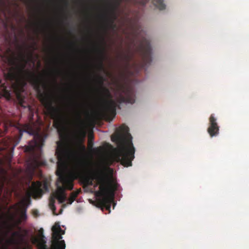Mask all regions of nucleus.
<instances>
[{"label":"nucleus","mask_w":249,"mask_h":249,"mask_svg":"<svg viewBox=\"0 0 249 249\" xmlns=\"http://www.w3.org/2000/svg\"><path fill=\"white\" fill-rule=\"evenodd\" d=\"M4 178H3L0 176V188L2 189L3 185H4Z\"/></svg>","instance_id":"obj_21"},{"label":"nucleus","mask_w":249,"mask_h":249,"mask_svg":"<svg viewBox=\"0 0 249 249\" xmlns=\"http://www.w3.org/2000/svg\"><path fill=\"white\" fill-rule=\"evenodd\" d=\"M53 232V238L55 240L53 244V249H65L66 245L64 240L58 241L62 238V234H64V231L62 230L58 224H55L52 227Z\"/></svg>","instance_id":"obj_7"},{"label":"nucleus","mask_w":249,"mask_h":249,"mask_svg":"<svg viewBox=\"0 0 249 249\" xmlns=\"http://www.w3.org/2000/svg\"><path fill=\"white\" fill-rule=\"evenodd\" d=\"M46 242L43 238L39 240V249H47V245H46Z\"/></svg>","instance_id":"obj_16"},{"label":"nucleus","mask_w":249,"mask_h":249,"mask_svg":"<svg viewBox=\"0 0 249 249\" xmlns=\"http://www.w3.org/2000/svg\"><path fill=\"white\" fill-rule=\"evenodd\" d=\"M107 29H111L112 30H115L116 29V24L115 23L107 24V25L105 26Z\"/></svg>","instance_id":"obj_17"},{"label":"nucleus","mask_w":249,"mask_h":249,"mask_svg":"<svg viewBox=\"0 0 249 249\" xmlns=\"http://www.w3.org/2000/svg\"><path fill=\"white\" fill-rule=\"evenodd\" d=\"M93 139V135L92 133L89 134V140L92 141Z\"/></svg>","instance_id":"obj_24"},{"label":"nucleus","mask_w":249,"mask_h":249,"mask_svg":"<svg viewBox=\"0 0 249 249\" xmlns=\"http://www.w3.org/2000/svg\"><path fill=\"white\" fill-rule=\"evenodd\" d=\"M30 190L35 197H39L42 196L44 192L48 191V186L46 182L42 183L37 181L32 183Z\"/></svg>","instance_id":"obj_8"},{"label":"nucleus","mask_w":249,"mask_h":249,"mask_svg":"<svg viewBox=\"0 0 249 249\" xmlns=\"http://www.w3.org/2000/svg\"><path fill=\"white\" fill-rule=\"evenodd\" d=\"M4 121V119L2 116L0 115V123L3 122Z\"/></svg>","instance_id":"obj_25"},{"label":"nucleus","mask_w":249,"mask_h":249,"mask_svg":"<svg viewBox=\"0 0 249 249\" xmlns=\"http://www.w3.org/2000/svg\"><path fill=\"white\" fill-rule=\"evenodd\" d=\"M139 16L136 14L133 18H127L126 22L131 29L132 37L129 36L127 38L130 42L127 44V52L120 55L121 59L124 61L126 69L130 66V62L133 58L135 53H138L142 60L141 68L144 69L147 65H150L151 61V48L150 42L145 37L140 38L139 32L141 27L139 23Z\"/></svg>","instance_id":"obj_3"},{"label":"nucleus","mask_w":249,"mask_h":249,"mask_svg":"<svg viewBox=\"0 0 249 249\" xmlns=\"http://www.w3.org/2000/svg\"><path fill=\"white\" fill-rule=\"evenodd\" d=\"M20 50L19 57L13 54L7 58L8 65L10 67L8 71L4 74L5 79L10 82V86H7L2 80L0 78V93L7 98L11 97V89L16 92H19L23 89L24 86L29 82L37 91L41 102L51 116L55 118L54 126L59 128L63 125V118L58 114V109L52 106V103L47 94L43 92L42 88H45L46 84L40 76H36L35 73L25 70L27 61L25 58L23 48L18 46Z\"/></svg>","instance_id":"obj_2"},{"label":"nucleus","mask_w":249,"mask_h":249,"mask_svg":"<svg viewBox=\"0 0 249 249\" xmlns=\"http://www.w3.org/2000/svg\"><path fill=\"white\" fill-rule=\"evenodd\" d=\"M37 213V211H35L34 212V214H36Z\"/></svg>","instance_id":"obj_28"},{"label":"nucleus","mask_w":249,"mask_h":249,"mask_svg":"<svg viewBox=\"0 0 249 249\" xmlns=\"http://www.w3.org/2000/svg\"><path fill=\"white\" fill-rule=\"evenodd\" d=\"M87 104L85 102L81 101L74 105V112L78 121L77 128L75 131V138L78 140L84 139L86 136L85 125L81 116L83 113L87 112Z\"/></svg>","instance_id":"obj_6"},{"label":"nucleus","mask_w":249,"mask_h":249,"mask_svg":"<svg viewBox=\"0 0 249 249\" xmlns=\"http://www.w3.org/2000/svg\"><path fill=\"white\" fill-rule=\"evenodd\" d=\"M80 191H77L72 192L70 195V197L71 198V199L75 200L78 194H79Z\"/></svg>","instance_id":"obj_18"},{"label":"nucleus","mask_w":249,"mask_h":249,"mask_svg":"<svg viewBox=\"0 0 249 249\" xmlns=\"http://www.w3.org/2000/svg\"><path fill=\"white\" fill-rule=\"evenodd\" d=\"M18 204H16L14 206V207L17 208V207L18 206Z\"/></svg>","instance_id":"obj_29"},{"label":"nucleus","mask_w":249,"mask_h":249,"mask_svg":"<svg viewBox=\"0 0 249 249\" xmlns=\"http://www.w3.org/2000/svg\"><path fill=\"white\" fill-rule=\"evenodd\" d=\"M100 18L104 22L105 26L107 25V24L115 23L114 21L116 18V16L114 14H108L107 13H104L100 16Z\"/></svg>","instance_id":"obj_11"},{"label":"nucleus","mask_w":249,"mask_h":249,"mask_svg":"<svg viewBox=\"0 0 249 249\" xmlns=\"http://www.w3.org/2000/svg\"><path fill=\"white\" fill-rule=\"evenodd\" d=\"M29 110H30V112H31V113H33V111H32V108H31V107H29Z\"/></svg>","instance_id":"obj_27"},{"label":"nucleus","mask_w":249,"mask_h":249,"mask_svg":"<svg viewBox=\"0 0 249 249\" xmlns=\"http://www.w3.org/2000/svg\"><path fill=\"white\" fill-rule=\"evenodd\" d=\"M105 81V79L102 76H98V82L101 86V88L102 89V91L103 94L107 97L111 98V95L109 89L103 87V85L104 84V82Z\"/></svg>","instance_id":"obj_12"},{"label":"nucleus","mask_w":249,"mask_h":249,"mask_svg":"<svg viewBox=\"0 0 249 249\" xmlns=\"http://www.w3.org/2000/svg\"><path fill=\"white\" fill-rule=\"evenodd\" d=\"M116 101L109 99L106 101L102 109L103 116L108 120L111 121L115 117L117 107L122 103L133 104L135 101V90L129 84H118L115 92Z\"/></svg>","instance_id":"obj_5"},{"label":"nucleus","mask_w":249,"mask_h":249,"mask_svg":"<svg viewBox=\"0 0 249 249\" xmlns=\"http://www.w3.org/2000/svg\"><path fill=\"white\" fill-rule=\"evenodd\" d=\"M219 127L216 122V119L213 114H211L209 118V127L207 131L210 136L213 137L219 134Z\"/></svg>","instance_id":"obj_10"},{"label":"nucleus","mask_w":249,"mask_h":249,"mask_svg":"<svg viewBox=\"0 0 249 249\" xmlns=\"http://www.w3.org/2000/svg\"><path fill=\"white\" fill-rule=\"evenodd\" d=\"M108 169H109V170H110L111 172H112V170L111 169H110V168H108Z\"/></svg>","instance_id":"obj_31"},{"label":"nucleus","mask_w":249,"mask_h":249,"mask_svg":"<svg viewBox=\"0 0 249 249\" xmlns=\"http://www.w3.org/2000/svg\"><path fill=\"white\" fill-rule=\"evenodd\" d=\"M44 140L41 135L37 133L34 140L31 141L29 145L25 147V151L27 152H34L36 148H40L43 145Z\"/></svg>","instance_id":"obj_9"},{"label":"nucleus","mask_w":249,"mask_h":249,"mask_svg":"<svg viewBox=\"0 0 249 249\" xmlns=\"http://www.w3.org/2000/svg\"><path fill=\"white\" fill-rule=\"evenodd\" d=\"M93 143L92 141L89 140L88 141V146L89 148H92L93 147Z\"/></svg>","instance_id":"obj_22"},{"label":"nucleus","mask_w":249,"mask_h":249,"mask_svg":"<svg viewBox=\"0 0 249 249\" xmlns=\"http://www.w3.org/2000/svg\"><path fill=\"white\" fill-rule=\"evenodd\" d=\"M132 138L127 125L123 124L116 129L111 139L118 145L117 155L115 157H110L106 159V162L107 165H111L114 160H116L125 167L132 166L135 151Z\"/></svg>","instance_id":"obj_4"},{"label":"nucleus","mask_w":249,"mask_h":249,"mask_svg":"<svg viewBox=\"0 0 249 249\" xmlns=\"http://www.w3.org/2000/svg\"><path fill=\"white\" fill-rule=\"evenodd\" d=\"M98 53L100 55V59L99 61V68L100 70L104 71V67L103 65V60L105 57V54L104 49L98 50Z\"/></svg>","instance_id":"obj_13"},{"label":"nucleus","mask_w":249,"mask_h":249,"mask_svg":"<svg viewBox=\"0 0 249 249\" xmlns=\"http://www.w3.org/2000/svg\"><path fill=\"white\" fill-rule=\"evenodd\" d=\"M153 4L159 10H162L165 8V5L163 3V0H152Z\"/></svg>","instance_id":"obj_14"},{"label":"nucleus","mask_w":249,"mask_h":249,"mask_svg":"<svg viewBox=\"0 0 249 249\" xmlns=\"http://www.w3.org/2000/svg\"><path fill=\"white\" fill-rule=\"evenodd\" d=\"M55 154L58 159L56 175L58 178L56 183L57 189L52 194L50 198L51 207H54L55 199H57L59 203H63L65 201V191L72 190L75 179L78 178L86 186L92 185L93 181L95 179L97 185H99V190L96 193V195L99 197L98 203L110 212L111 204L114 201L115 192L118 187V183L112 177H108L103 171L91 174L88 164L83 161H77L72 166L71 171L66 172L65 168L69 152L59 142H57Z\"/></svg>","instance_id":"obj_1"},{"label":"nucleus","mask_w":249,"mask_h":249,"mask_svg":"<svg viewBox=\"0 0 249 249\" xmlns=\"http://www.w3.org/2000/svg\"><path fill=\"white\" fill-rule=\"evenodd\" d=\"M13 235L14 236H19V237L20 238V239L22 240L23 238V237L24 236L21 234H20L19 232H13Z\"/></svg>","instance_id":"obj_20"},{"label":"nucleus","mask_w":249,"mask_h":249,"mask_svg":"<svg viewBox=\"0 0 249 249\" xmlns=\"http://www.w3.org/2000/svg\"><path fill=\"white\" fill-rule=\"evenodd\" d=\"M74 201V200L73 199H71V198L70 197L68 199L67 203L68 204H71Z\"/></svg>","instance_id":"obj_23"},{"label":"nucleus","mask_w":249,"mask_h":249,"mask_svg":"<svg viewBox=\"0 0 249 249\" xmlns=\"http://www.w3.org/2000/svg\"><path fill=\"white\" fill-rule=\"evenodd\" d=\"M27 207L26 208H24L22 209L21 211V218L23 220H25L27 218V215L26 214Z\"/></svg>","instance_id":"obj_19"},{"label":"nucleus","mask_w":249,"mask_h":249,"mask_svg":"<svg viewBox=\"0 0 249 249\" xmlns=\"http://www.w3.org/2000/svg\"><path fill=\"white\" fill-rule=\"evenodd\" d=\"M4 124V126H5V127H6V124L5 123H4V124Z\"/></svg>","instance_id":"obj_32"},{"label":"nucleus","mask_w":249,"mask_h":249,"mask_svg":"<svg viewBox=\"0 0 249 249\" xmlns=\"http://www.w3.org/2000/svg\"><path fill=\"white\" fill-rule=\"evenodd\" d=\"M22 203H23V205H25V201H22Z\"/></svg>","instance_id":"obj_30"},{"label":"nucleus","mask_w":249,"mask_h":249,"mask_svg":"<svg viewBox=\"0 0 249 249\" xmlns=\"http://www.w3.org/2000/svg\"><path fill=\"white\" fill-rule=\"evenodd\" d=\"M29 128H30V126L29 125H26L25 126V128L19 129V131H18L19 140L17 142L16 144H17L19 142V141L20 140V139L21 138V137L22 136L23 132H27L28 133H29V132L28 131V130L29 129Z\"/></svg>","instance_id":"obj_15"},{"label":"nucleus","mask_w":249,"mask_h":249,"mask_svg":"<svg viewBox=\"0 0 249 249\" xmlns=\"http://www.w3.org/2000/svg\"><path fill=\"white\" fill-rule=\"evenodd\" d=\"M134 65H137L136 62H135L134 63Z\"/></svg>","instance_id":"obj_33"},{"label":"nucleus","mask_w":249,"mask_h":249,"mask_svg":"<svg viewBox=\"0 0 249 249\" xmlns=\"http://www.w3.org/2000/svg\"><path fill=\"white\" fill-rule=\"evenodd\" d=\"M64 4L66 7H67L69 5V3L67 1L64 2Z\"/></svg>","instance_id":"obj_26"}]
</instances>
